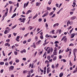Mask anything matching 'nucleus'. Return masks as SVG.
<instances>
[{"label": "nucleus", "instance_id": "23", "mask_svg": "<svg viewBox=\"0 0 77 77\" xmlns=\"http://www.w3.org/2000/svg\"><path fill=\"white\" fill-rule=\"evenodd\" d=\"M28 28L29 29V30H32V29H33V27H32V26H29Z\"/></svg>", "mask_w": 77, "mask_h": 77}, {"label": "nucleus", "instance_id": "12", "mask_svg": "<svg viewBox=\"0 0 77 77\" xmlns=\"http://www.w3.org/2000/svg\"><path fill=\"white\" fill-rule=\"evenodd\" d=\"M38 14L36 13V14L35 15V16H34L33 17V20L35 19V18H36V17H38Z\"/></svg>", "mask_w": 77, "mask_h": 77}, {"label": "nucleus", "instance_id": "64", "mask_svg": "<svg viewBox=\"0 0 77 77\" xmlns=\"http://www.w3.org/2000/svg\"><path fill=\"white\" fill-rule=\"evenodd\" d=\"M8 37V38H10L11 37V34H9Z\"/></svg>", "mask_w": 77, "mask_h": 77}, {"label": "nucleus", "instance_id": "25", "mask_svg": "<svg viewBox=\"0 0 77 77\" xmlns=\"http://www.w3.org/2000/svg\"><path fill=\"white\" fill-rule=\"evenodd\" d=\"M51 9V8H50L48 7H47V9L48 11H50V10Z\"/></svg>", "mask_w": 77, "mask_h": 77}, {"label": "nucleus", "instance_id": "43", "mask_svg": "<svg viewBox=\"0 0 77 77\" xmlns=\"http://www.w3.org/2000/svg\"><path fill=\"white\" fill-rule=\"evenodd\" d=\"M65 42H66V41H67V38H65L64 40H63Z\"/></svg>", "mask_w": 77, "mask_h": 77}, {"label": "nucleus", "instance_id": "5", "mask_svg": "<svg viewBox=\"0 0 77 77\" xmlns=\"http://www.w3.org/2000/svg\"><path fill=\"white\" fill-rule=\"evenodd\" d=\"M48 14H49V13L48 12L46 13L45 14L43 15L42 16V17H43L44 18L45 17H46V16H47V15H48Z\"/></svg>", "mask_w": 77, "mask_h": 77}, {"label": "nucleus", "instance_id": "41", "mask_svg": "<svg viewBox=\"0 0 77 77\" xmlns=\"http://www.w3.org/2000/svg\"><path fill=\"white\" fill-rule=\"evenodd\" d=\"M4 63V62H1L0 63V64L1 65H3Z\"/></svg>", "mask_w": 77, "mask_h": 77}, {"label": "nucleus", "instance_id": "58", "mask_svg": "<svg viewBox=\"0 0 77 77\" xmlns=\"http://www.w3.org/2000/svg\"><path fill=\"white\" fill-rule=\"evenodd\" d=\"M38 21L39 22H41L42 21V19L40 18L38 19Z\"/></svg>", "mask_w": 77, "mask_h": 77}, {"label": "nucleus", "instance_id": "8", "mask_svg": "<svg viewBox=\"0 0 77 77\" xmlns=\"http://www.w3.org/2000/svg\"><path fill=\"white\" fill-rule=\"evenodd\" d=\"M42 42V41H41V40H39L38 42L36 43V45H38L40 44Z\"/></svg>", "mask_w": 77, "mask_h": 77}, {"label": "nucleus", "instance_id": "32", "mask_svg": "<svg viewBox=\"0 0 77 77\" xmlns=\"http://www.w3.org/2000/svg\"><path fill=\"white\" fill-rule=\"evenodd\" d=\"M73 4L74 6H75L76 4H75V0L74 1Z\"/></svg>", "mask_w": 77, "mask_h": 77}, {"label": "nucleus", "instance_id": "2", "mask_svg": "<svg viewBox=\"0 0 77 77\" xmlns=\"http://www.w3.org/2000/svg\"><path fill=\"white\" fill-rule=\"evenodd\" d=\"M18 20H19V21H20L21 22L24 23V21H26V18H23L22 19V18L21 17L18 19Z\"/></svg>", "mask_w": 77, "mask_h": 77}, {"label": "nucleus", "instance_id": "62", "mask_svg": "<svg viewBox=\"0 0 77 77\" xmlns=\"http://www.w3.org/2000/svg\"><path fill=\"white\" fill-rule=\"evenodd\" d=\"M45 27H46V28H47V27H48V25L47 24V23H46L45 24Z\"/></svg>", "mask_w": 77, "mask_h": 77}, {"label": "nucleus", "instance_id": "55", "mask_svg": "<svg viewBox=\"0 0 77 77\" xmlns=\"http://www.w3.org/2000/svg\"><path fill=\"white\" fill-rule=\"evenodd\" d=\"M8 2H9V4H10V5L12 4V2L11 1H9Z\"/></svg>", "mask_w": 77, "mask_h": 77}, {"label": "nucleus", "instance_id": "57", "mask_svg": "<svg viewBox=\"0 0 77 77\" xmlns=\"http://www.w3.org/2000/svg\"><path fill=\"white\" fill-rule=\"evenodd\" d=\"M4 62H7L8 61V58H6L4 60Z\"/></svg>", "mask_w": 77, "mask_h": 77}, {"label": "nucleus", "instance_id": "45", "mask_svg": "<svg viewBox=\"0 0 77 77\" xmlns=\"http://www.w3.org/2000/svg\"><path fill=\"white\" fill-rule=\"evenodd\" d=\"M29 32H28V33H27L26 34V35H24V36L25 37H27V35H28V34H29Z\"/></svg>", "mask_w": 77, "mask_h": 77}, {"label": "nucleus", "instance_id": "30", "mask_svg": "<svg viewBox=\"0 0 77 77\" xmlns=\"http://www.w3.org/2000/svg\"><path fill=\"white\" fill-rule=\"evenodd\" d=\"M35 41H38V37L37 36H35Z\"/></svg>", "mask_w": 77, "mask_h": 77}, {"label": "nucleus", "instance_id": "34", "mask_svg": "<svg viewBox=\"0 0 77 77\" xmlns=\"http://www.w3.org/2000/svg\"><path fill=\"white\" fill-rule=\"evenodd\" d=\"M58 30L59 31V34H60L61 32H62V30H61V29H58Z\"/></svg>", "mask_w": 77, "mask_h": 77}, {"label": "nucleus", "instance_id": "63", "mask_svg": "<svg viewBox=\"0 0 77 77\" xmlns=\"http://www.w3.org/2000/svg\"><path fill=\"white\" fill-rule=\"evenodd\" d=\"M3 71H4L3 69L1 70L0 71L1 73H2V72H3Z\"/></svg>", "mask_w": 77, "mask_h": 77}, {"label": "nucleus", "instance_id": "14", "mask_svg": "<svg viewBox=\"0 0 77 77\" xmlns=\"http://www.w3.org/2000/svg\"><path fill=\"white\" fill-rule=\"evenodd\" d=\"M63 72H61L60 74L59 77H62V76H63Z\"/></svg>", "mask_w": 77, "mask_h": 77}, {"label": "nucleus", "instance_id": "15", "mask_svg": "<svg viewBox=\"0 0 77 77\" xmlns=\"http://www.w3.org/2000/svg\"><path fill=\"white\" fill-rule=\"evenodd\" d=\"M75 18H76V17L75 16H73L71 18V20H74V19H75Z\"/></svg>", "mask_w": 77, "mask_h": 77}, {"label": "nucleus", "instance_id": "4", "mask_svg": "<svg viewBox=\"0 0 77 77\" xmlns=\"http://www.w3.org/2000/svg\"><path fill=\"white\" fill-rule=\"evenodd\" d=\"M14 69V67L12 66H11L9 68V71H13V69Z\"/></svg>", "mask_w": 77, "mask_h": 77}, {"label": "nucleus", "instance_id": "50", "mask_svg": "<svg viewBox=\"0 0 77 77\" xmlns=\"http://www.w3.org/2000/svg\"><path fill=\"white\" fill-rule=\"evenodd\" d=\"M45 37L46 38H49V35H48V34H47L45 36Z\"/></svg>", "mask_w": 77, "mask_h": 77}, {"label": "nucleus", "instance_id": "37", "mask_svg": "<svg viewBox=\"0 0 77 77\" xmlns=\"http://www.w3.org/2000/svg\"><path fill=\"white\" fill-rule=\"evenodd\" d=\"M47 53L48 54H49L50 53V48L48 49V50L47 51Z\"/></svg>", "mask_w": 77, "mask_h": 77}, {"label": "nucleus", "instance_id": "7", "mask_svg": "<svg viewBox=\"0 0 77 77\" xmlns=\"http://www.w3.org/2000/svg\"><path fill=\"white\" fill-rule=\"evenodd\" d=\"M75 35V33H73L71 35L70 37L71 38H73L74 37V36Z\"/></svg>", "mask_w": 77, "mask_h": 77}, {"label": "nucleus", "instance_id": "13", "mask_svg": "<svg viewBox=\"0 0 77 77\" xmlns=\"http://www.w3.org/2000/svg\"><path fill=\"white\" fill-rule=\"evenodd\" d=\"M54 11H53L51 12H50L49 14V16H52V15L54 14Z\"/></svg>", "mask_w": 77, "mask_h": 77}, {"label": "nucleus", "instance_id": "53", "mask_svg": "<svg viewBox=\"0 0 77 77\" xmlns=\"http://www.w3.org/2000/svg\"><path fill=\"white\" fill-rule=\"evenodd\" d=\"M69 46H74V44L71 43L69 45Z\"/></svg>", "mask_w": 77, "mask_h": 77}, {"label": "nucleus", "instance_id": "48", "mask_svg": "<svg viewBox=\"0 0 77 77\" xmlns=\"http://www.w3.org/2000/svg\"><path fill=\"white\" fill-rule=\"evenodd\" d=\"M63 51H62V50H60L59 51V54H60L61 53H63Z\"/></svg>", "mask_w": 77, "mask_h": 77}, {"label": "nucleus", "instance_id": "1", "mask_svg": "<svg viewBox=\"0 0 77 77\" xmlns=\"http://www.w3.org/2000/svg\"><path fill=\"white\" fill-rule=\"evenodd\" d=\"M77 49L76 48L74 49L73 50V55L74 56V61H75V58H76V56L75 55V53L77 52Z\"/></svg>", "mask_w": 77, "mask_h": 77}, {"label": "nucleus", "instance_id": "26", "mask_svg": "<svg viewBox=\"0 0 77 77\" xmlns=\"http://www.w3.org/2000/svg\"><path fill=\"white\" fill-rule=\"evenodd\" d=\"M6 17V15H3V17H2V18H3V19L2 20V21H3V20H4V19H5V17Z\"/></svg>", "mask_w": 77, "mask_h": 77}, {"label": "nucleus", "instance_id": "36", "mask_svg": "<svg viewBox=\"0 0 77 77\" xmlns=\"http://www.w3.org/2000/svg\"><path fill=\"white\" fill-rule=\"evenodd\" d=\"M15 62L16 63H18V62H20V60L18 59H17L16 60Z\"/></svg>", "mask_w": 77, "mask_h": 77}, {"label": "nucleus", "instance_id": "6", "mask_svg": "<svg viewBox=\"0 0 77 77\" xmlns=\"http://www.w3.org/2000/svg\"><path fill=\"white\" fill-rule=\"evenodd\" d=\"M13 8V6H12V5L11 6L10 8L9 13H11V12H12Z\"/></svg>", "mask_w": 77, "mask_h": 77}, {"label": "nucleus", "instance_id": "24", "mask_svg": "<svg viewBox=\"0 0 77 77\" xmlns=\"http://www.w3.org/2000/svg\"><path fill=\"white\" fill-rule=\"evenodd\" d=\"M5 46H8V47H9L10 46V44H9L8 43H7L5 44Z\"/></svg>", "mask_w": 77, "mask_h": 77}, {"label": "nucleus", "instance_id": "33", "mask_svg": "<svg viewBox=\"0 0 77 77\" xmlns=\"http://www.w3.org/2000/svg\"><path fill=\"white\" fill-rule=\"evenodd\" d=\"M29 75L27 76V77H30V74H31V73L30 72V71L29 72Z\"/></svg>", "mask_w": 77, "mask_h": 77}, {"label": "nucleus", "instance_id": "16", "mask_svg": "<svg viewBox=\"0 0 77 77\" xmlns=\"http://www.w3.org/2000/svg\"><path fill=\"white\" fill-rule=\"evenodd\" d=\"M59 25V24L58 23H56L54 25H53V27H54L56 26H58Z\"/></svg>", "mask_w": 77, "mask_h": 77}, {"label": "nucleus", "instance_id": "18", "mask_svg": "<svg viewBox=\"0 0 77 77\" xmlns=\"http://www.w3.org/2000/svg\"><path fill=\"white\" fill-rule=\"evenodd\" d=\"M52 1H53V0H50L48 2V4L49 5H51V2H52Z\"/></svg>", "mask_w": 77, "mask_h": 77}, {"label": "nucleus", "instance_id": "38", "mask_svg": "<svg viewBox=\"0 0 77 77\" xmlns=\"http://www.w3.org/2000/svg\"><path fill=\"white\" fill-rule=\"evenodd\" d=\"M54 51H57V48H56V47H55L54 48Z\"/></svg>", "mask_w": 77, "mask_h": 77}, {"label": "nucleus", "instance_id": "60", "mask_svg": "<svg viewBox=\"0 0 77 77\" xmlns=\"http://www.w3.org/2000/svg\"><path fill=\"white\" fill-rule=\"evenodd\" d=\"M42 51H41L38 54L39 55H41V54H42Z\"/></svg>", "mask_w": 77, "mask_h": 77}, {"label": "nucleus", "instance_id": "40", "mask_svg": "<svg viewBox=\"0 0 77 77\" xmlns=\"http://www.w3.org/2000/svg\"><path fill=\"white\" fill-rule=\"evenodd\" d=\"M17 27V25H15L14 26H13L12 28V29H14V28H15Z\"/></svg>", "mask_w": 77, "mask_h": 77}, {"label": "nucleus", "instance_id": "11", "mask_svg": "<svg viewBox=\"0 0 77 77\" xmlns=\"http://www.w3.org/2000/svg\"><path fill=\"white\" fill-rule=\"evenodd\" d=\"M50 67H48L47 69V74H48V73L50 72Z\"/></svg>", "mask_w": 77, "mask_h": 77}, {"label": "nucleus", "instance_id": "28", "mask_svg": "<svg viewBox=\"0 0 77 77\" xmlns=\"http://www.w3.org/2000/svg\"><path fill=\"white\" fill-rule=\"evenodd\" d=\"M9 63L10 65H12L13 63V61L12 60L11 61L9 62Z\"/></svg>", "mask_w": 77, "mask_h": 77}, {"label": "nucleus", "instance_id": "29", "mask_svg": "<svg viewBox=\"0 0 77 77\" xmlns=\"http://www.w3.org/2000/svg\"><path fill=\"white\" fill-rule=\"evenodd\" d=\"M69 65L71 66H72V64L71 62V60L69 61Z\"/></svg>", "mask_w": 77, "mask_h": 77}, {"label": "nucleus", "instance_id": "35", "mask_svg": "<svg viewBox=\"0 0 77 77\" xmlns=\"http://www.w3.org/2000/svg\"><path fill=\"white\" fill-rule=\"evenodd\" d=\"M27 72V70H23V74H26Z\"/></svg>", "mask_w": 77, "mask_h": 77}, {"label": "nucleus", "instance_id": "22", "mask_svg": "<svg viewBox=\"0 0 77 77\" xmlns=\"http://www.w3.org/2000/svg\"><path fill=\"white\" fill-rule=\"evenodd\" d=\"M57 59V57H56L55 56L53 58V60L54 61H55Z\"/></svg>", "mask_w": 77, "mask_h": 77}, {"label": "nucleus", "instance_id": "39", "mask_svg": "<svg viewBox=\"0 0 77 77\" xmlns=\"http://www.w3.org/2000/svg\"><path fill=\"white\" fill-rule=\"evenodd\" d=\"M40 38L41 39H44V38L43 37V35H41V36H40Z\"/></svg>", "mask_w": 77, "mask_h": 77}, {"label": "nucleus", "instance_id": "17", "mask_svg": "<svg viewBox=\"0 0 77 77\" xmlns=\"http://www.w3.org/2000/svg\"><path fill=\"white\" fill-rule=\"evenodd\" d=\"M41 3L40 2H37L36 3V6H40V5H41Z\"/></svg>", "mask_w": 77, "mask_h": 77}, {"label": "nucleus", "instance_id": "44", "mask_svg": "<svg viewBox=\"0 0 77 77\" xmlns=\"http://www.w3.org/2000/svg\"><path fill=\"white\" fill-rule=\"evenodd\" d=\"M48 60H49L50 59H51V57L50 56H48L47 57Z\"/></svg>", "mask_w": 77, "mask_h": 77}, {"label": "nucleus", "instance_id": "21", "mask_svg": "<svg viewBox=\"0 0 77 77\" xmlns=\"http://www.w3.org/2000/svg\"><path fill=\"white\" fill-rule=\"evenodd\" d=\"M66 36H64L63 38H62V39H61V41H63V39H65V38H66Z\"/></svg>", "mask_w": 77, "mask_h": 77}, {"label": "nucleus", "instance_id": "19", "mask_svg": "<svg viewBox=\"0 0 77 77\" xmlns=\"http://www.w3.org/2000/svg\"><path fill=\"white\" fill-rule=\"evenodd\" d=\"M16 15L17 14L15 13L11 17V18H14V17H15V16H16Z\"/></svg>", "mask_w": 77, "mask_h": 77}, {"label": "nucleus", "instance_id": "42", "mask_svg": "<svg viewBox=\"0 0 77 77\" xmlns=\"http://www.w3.org/2000/svg\"><path fill=\"white\" fill-rule=\"evenodd\" d=\"M59 66V64L57 63V64L56 66H55V68H57V67Z\"/></svg>", "mask_w": 77, "mask_h": 77}, {"label": "nucleus", "instance_id": "51", "mask_svg": "<svg viewBox=\"0 0 77 77\" xmlns=\"http://www.w3.org/2000/svg\"><path fill=\"white\" fill-rule=\"evenodd\" d=\"M63 61V62H64V63H65V62H66V60L65 59H63L62 60Z\"/></svg>", "mask_w": 77, "mask_h": 77}, {"label": "nucleus", "instance_id": "3", "mask_svg": "<svg viewBox=\"0 0 77 77\" xmlns=\"http://www.w3.org/2000/svg\"><path fill=\"white\" fill-rule=\"evenodd\" d=\"M29 2L28 1L26 3H25L24 4L23 8L24 9H26V7H27V6H28V5H29Z\"/></svg>", "mask_w": 77, "mask_h": 77}, {"label": "nucleus", "instance_id": "56", "mask_svg": "<svg viewBox=\"0 0 77 77\" xmlns=\"http://www.w3.org/2000/svg\"><path fill=\"white\" fill-rule=\"evenodd\" d=\"M6 41H7V42H10V39H8L6 40Z\"/></svg>", "mask_w": 77, "mask_h": 77}, {"label": "nucleus", "instance_id": "52", "mask_svg": "<svg viewBox=\"0 0 77 77\" xmlns=\"http://www.w3.org/2000/svg\"><path fill=\"white\" fill-rule=\"evenodd\" d=\"M16 6L17 8H18V7H19V4H18V2H17Z\"/></svg>", "mask_w": 77, "mask_h": 77}, {"label": "nucleus", "instance_id": "27", "mask_svg": "<svg viewBox=\"0 0 77 77\" xmlns=\"http://www.w3.org/2000/svg\"><path fill=\"white\" fill-rule=\"evenodd\" d=\"M50 63V62L47 60H46L45 61V63H47V64H48V63Z\"/></svg>", "mask_w": 77, "mask_h": 77}, {"label": "nucleus", "instance_id": "61", "mask_svg": "<svg viewBox=\"0 0 77 77\" xmlns=\"http://www.w3.org/2000/svg\"><path fill=\"white\" fill-rule=\"evenodd\" d=\"M51 66H52V68L53 69H54V68H55V67L54 66V65H52Z\"/></svg>", "mask_w": 77, "mask_h": 77}, {"label": "nucleus", "instance_id": "20", "mask_svg": "<svg viewBox=\"0 0 77 77\" xmlns=\"http://www.w3.org/2000/svg\"><path fill=\"white\" fill-rule=\"evenodd\" d=\"M53 54H54V55L55 56H56V55H57V51H54Z\"/></svg>", "mask_w": 77, "mask_h": 77}, {"label": "nucleus", "instance_id": "31", "mask_svg": "<svg viewBox=\"0 0 77 77\" xmlns=\"http://www.w3.org/2000/svg\"><path fill=\"white\" fill-rule=\"evenodd\" d=\"M5 65L6 66H8V65H9V63L8 62H6L5 63Z\"/></svg>", "mask_w": 77, "mask_h": 77}, {"label": "nucleus", "instance_id": "10", "mask_svg": "<svg viewBox=\"0 0 77 77\" xmlns=\"http://www.w3.org/2000/svg\"><path fill=\"white\" fill-rule=\"evenodd\" d=\"M8 33H9V31H8V30H5L4 31V33L5 34H7Z\"/></svg>", "mask_w": 77, "mask_h": 77}, {"label": "nucleus", "instance_id": "47", "mask_svg": "<svg viewBox=\"0 0 77 77\" xmlns=\"http://www.w3.org/2000/svg\"><path fill=\"white\" fill-rule=\"evenodd\" d=\"M73 29H74V28H72V29L70 31H69V33H71V32H72V31L73 30Z\"/></svg>", "mask_w": 77, "mask_h": 77}, {"label": "nucleus", "instance_id": "54", "mask_svg": "<svg viewBox=\"0 0 77 77\" xmlns=\"http://www.w3.org/2000/svg\"><path fill=\"white\" fill-rule=\"evenodd\" d=\"M54 30H53L51 31V33L52 34H54Z\"/></svg>", "mask_w": 77, "mask_h": 77}, {"label": "nucleus", "instance_id": "46", "mask_svg": "<svg viewBox=\"0 0 77 77\" xmlns=\"http://www.w3.org/2000/svg\"><path fill=\"white\" fill-rule=\"evenodd\" d=\"M56 16V14H54L53 15L51 16V18H53Z\"/></svg>", "mask_w": 77, "mask_h": 77}, {"label": "nucleus", "instance_id": "59", "mask_svg": "<svg viewBox=\"0 0 77 77\" xmlns=\"http://www.w3.org/2000/svg\"><path fill=\"white\" fill-rule=\"evenodd\" d=\"M30 41H31V38H29V39L27 41V42H29Z\"/></svg>", "mask_w": 77, "mask_h": 77}, {"label": "nucleus", "instance_id": "9", "mask_svg": "<svg viewBox=\"0 0 77 77\" xmlns=\"http://www.w3.org/2000/svg\"><path fill=\"white\" fill-rule=\"evenodd\" d=\"M31 12H32V10H29L26 12V14L28 15L29 13H30Z\"/></svg>", "mask_w": 77, "mask_h": 77}, {"label": "nucleus", "instance_id": "49", "mask_svg": "<svg viewBox=\"0 0 77 77\" xmlns=\"http://www.w3.org/2000/svg\"><path fill=\"white\" fill-rule=\"evenodd\" d=\"M14 53L15 55H17V52L15 51L14 52Z\"/></svg>", "mask_w": 77, "mask_h": 77}]
</instances>
